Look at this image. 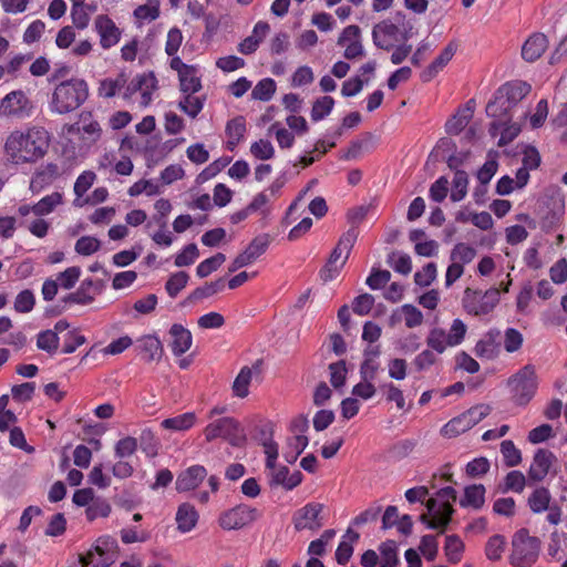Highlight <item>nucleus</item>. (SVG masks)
I'll list each match as a JSON object with an SVG mask.
<instances>
[{
    "instance_id": "obj_23",
    "label": "nucleus",
    "mask_w": 567,
    "mask_h": 567,
    "mask_svg": "<svg viewBox=\"0 0 567 567\" xmlns=\"http://www.w3.org/2000/svg\"><path fill=\"white\" fill-rule=\"evenodd\" d=\"M226 280L225 278H218L215 281L206 282L202 287H197L194 289L187 298L181 303L182 306H187L195 303L199 300H203L205 298H209L225 289Z\"/></svg>"
},
{
    "instance_id": "obj_32",
    "label": "nucleus",
    "mask_w": 567,
    "mask_h": 567,
    "mask_svg": "<svg viewBox=\"0 0 567 567\" xmlns=\"http://www.w3.org/2000/svg\"><path fill=\"white\" fill-rule=\"evenodd\" d=\"M465 545L458 535H447L445 538L444 553L447 560L451 564H457L461 561Z\"/></svg>"
},
{
    "instance_id": "obj_15",
    "label": "nucleus",
    "mask_w": 567,
    "mask_h": 567,
    "mask_svg": "<svg viewBox=\"0 0 567 567\" xmlns=\"http://www.w3.org/2000/svg\"><path fill=\"white\" fill-rule=\"evenodd\" d=\"M60 176V168L55 163H47L38 167L30 181V190L39 194L45 187L50 186Z\"/></svg>"
},
{
    "instance_id": "obj_64",
    "label": "nucleus",
    "mask_w": 567,
    "mask_h": 567,
    "mask_svg": "<svg viewBox=\"0 0 567 567\" xmlns=\"http://www.w3.org/2000/svg\"><path fill=\"white\" fill-rule=\"evenodd\" d=\"M86 342V338L79 333L78 330H71L64 336L62 352L65 354L73 353L80 346Z\"/></svg>"
},
{
    "instance_id": "obj_41",
    "label": "nucleus",
    "mask_w": 567,
    "mask_h": 567,
    "mask_svg": "<svg viewBox=\"0 0 567 567\" xmlns=\"http://www.w3.org/2000/svg\"><path fill=\"white\" fill-rule=\"evenodd\" d=\"M334 106V100L330 95H324L319 99H317L313 102L312 109H311V120L313 122H319L323 120L326 116H328Z\"/></svg>"
},
{
    "instance_id": "obj_52",
    "label": "nucleus",
    "mask_w": 567,
    "mask_h": 567,
    "mask_svg": "<svg viewBox=\"0 0 567 567\" xmlns=\"http://www.w3.org/2000/svg\"><path fill=\"white\" fill-rule=\"evenodd\" d=\"M330 382L333 388L339 389L344 385L347 380V364L344 360H339L329 364Z\"/></svg>"
},
{
    "instance_id": "obj_42",
    "label": "nucleus",
    "mask_w": 567,
    "mask_h": 567,
    "mask_svg": "<svg viewBox=\"0 0 567 567\" xmlns=\"http://www.w3.org/2000/svg\"><path fill=\"white\" fill-rule=\"evenodd\" d=\"M453 190L451 193V200L456 203L461 202L467 194L468 176L463 169H456L453 178Z\"/></svg>"
},
{
    "instance_id": "obj_54",
    "label": "nucleus",
    "mask_w": 567,
    "mask_h": 567,
    "mask_svg": "<svg viewBox=\"0 0 567 567\" xmlns=\"http://www.w3.org/2000/svg\"><path fill=\"white\" fill-rule=\"evenodd\" d=\"M101 248V241L93 236L80 237L74 246L75 251L81 256H90Z\"/></svg>"
},
{
    "instance_id": "obj_27",
    "label": "nucleus",
    "mask_w": 567,
    "mask_h": 567,
    "mask_svg": "<svg viewBox=\"0 0 567 567\" xmlns=\"http://www.w3.org/2000/svg\"><path fill=\"white\" fill-rule=\"evenodd\" d=\"M513 106L505 102V99H498V92L495 91L493 100L486 105V114L493 118L505 120V122H512L513 115L511 114Z\"/></svg>"
},
{
    "instance_id": "obj_34",
    "label": "nucleus",
    "mask_w": 567,
    "mask_h": 567,
    "mask_svg": "<svg viewBox=\"0 0 567 567\" xmlns=\"http://www.w3.org/2000/svg\"><path fill=\"white\" fill-rule=\"evenodd\" d=\"M309 440L306 435H295L288 439L287 450L284 452V458L287 463L293 464L298 456L308 446Z\"/></svg>"
},
{
    "instance_id": "obj_11",
    "label": "nucleus",
    "mask_w": 567,
    "mask_h": 567,
    "mask_svg": "<svg viewBox=\"0 0 567 567\" xmlns=\"http://www.w3.org/2000/svg\"><path fill=\"white\" fill-rule=\"evenodd\" d=\"M557 462V456L547 449H538L533 456V462L527 471V477L530 482L539 483L549 473L554 463Z\"/></svg>"
},
{
    "instance_id": "obj_55",
    "label": "nucleus",
    "mask_w": 567,
    "mask_h": 567,
    "mask_svg": "<svg viewBox=\"0 0 567 567\" xmlns=\"http://www.w3.org/2000/svg\"><path fill=\"white\" fill-rule=\"evenodd\" d=\"M476 256V250L466 244L460 243L451 251V260L463 264H470Z\"/></svg>"
},
{
    "instance_id": "obj_22",
    "label": "nucleus",
    "mask_w": 567,
    "mask_h": 567,
    "mask_svg": "<svg viewBox=\"0 0 567 567\" xmlns=\"http://www.w3.org/2000/svg\"><path fill=\"white\" fill-rule=\"evenodd\" d=\"M358 235H359V231L354 227H350L346 233H343L341 235L336 247L332 249V251L328 258V260H330V264H336L339 260V258L341 257L342 250H346V257H344L343 261L341 262L342 265H346V262L350 256V252L357 241Z\"/></svg>"
},
{
    "instance_id": "obj_57",
    "label": "nucleus",
    "mask_w": 567,
    "mask_h": 567,
    "mask_svg": "<svg viewBox=\"0 0 567 567\" xmlns=\"http://www.w3.org/2000/svg\"><path fill=\"white\" fill-rule=\"evenodd\" d=\"M199 256V250L197 248V245L192 243L186 245L183 250L176 255L175 257V266L176 267H186L190 266L195 262V260Z\"/></svg>"
},
{
    "instance_id": "obj_60",
    "label": "nucleus",
    "mask_w": 567,
    "mask_h": 567,
    "mask_svg": "<svg viewBox=\"0 0 567 567\" xmlns=\"http://www.w3.org/2000/svg\"><path fill=\"white\" fill-rule=\"evenodd\" d=\"M138 442L140 447L147 456H154L157 454L158 442L150 429H144L141 432V435L137 439V443Z\"/></svg>"
},
{
    "instance_id": "obj_24",
    "label": "nucleus",
    "mask_w": 567,
    "mask_h": 567,
    "mask_svg": "<svg viewBox=\"0 0 567 567\" xmlns=\"http://www.w3.org/2000/svg\"><path fill=\"white\" fill-rule=\"evenodd\" d=\"M92 287H93V279L86 278L81 282V285L76 289V291L70 292L66 296H64L61 299V302L65 303V305H72V303L82 305V306L90 305L94 301V296L91 292Z\"/></svg>"
},
{
    "instance_id": "obj_1",
    "label": "nucleus",
    "mask_w": 567,
    "mask_h": 567,
    "mask_svg": "<svg viewBox=\"0 0 567 567\" xmlns=\"http://www.w3.org/2000/svg\"><path fill=\"white\" fill-rule=\"evenodd\" d=\"M49 145V132L43 127L32 126L10 133L6 140L4 152L13 164L35 163L47 154Z\"/></svg>"
},
{
    "instance_id": "obj_48",
    "label": "nucleus",
    "mask_w": 567,
    "mask_h": 567,
    "mask_svg": "<svg viewBox=\"0 0 567 567\" xmlns=\"http://www.w3.org/2000/svg\"><path fill=\"white\" fill-rule=\"evenodd\" d=\"M526 485V477L520 471H511L504 478V485L501 487L503 493L509 491L522 493Z\"/></svg>"
},
{
    "instance_id": "obj_53",
    "label": "nucleus",
    "mask_w": 567,
    "mask_h": 567,
    "mask_svg": "<svg viewBox=\"0 0 567 567\" xmlns=\"http://www.w3.org/2000/svg\"><path fill=\"white\" fill-rule=\"evenodd\" d=\"M251 155L261 161H267L274 157L275 148L269 140L260 138L250 146Z\"/></svg>"
},
{
    "instance_id": "obj_7",
    "label": "nucleus",
    "mask_w": 567,
    "mask_h": 567,
    "mask_svg": "<svg viewBox=\"0 0 567 567\" xmlns=\"http://www.w3.org/2000/svg\"><path fill=\"white\" fill-rule=\"evenodd\" d=\"M204 435L208 442L221 437L236 447L244 446L247 441L244 429L234 417H220L209 423L204 430Z\"/></svg>"
},
{
    "instance_id": "obj_29",
    "label": "nucleus",
    "mask_w": 567,
    "mask_h": 567,
    "mask_svg": "<svg viewBox=\"0 0 567 567\" xmlns=\"http://www.w3.org/2000/svg\"><path fill=\"white\" fill-rule=\"evenodd\" d=\"M125 72H120L115 79L106 78L100 81L99 95L105 99L114 97L127 83Z\"/></svg>"
},
{
    "instance_id": "obj_37",
    "label": "nucleus",
    "mask_w": 567,
    "mask_h": 567,
    "mask_svg": "<svg viewBox=\"0 0 567 567\" xmlns=\"http://www.w3.org/2000/svg\"><path fill=\"white\" fill-rule=\"evenodd\" d=\"M251 378V368L247 365L243 367L233 383V393L235 396L244 399L249 394Z\"/></svg>"
},
{
    "instance_id": "obj_28",
    "label": "nucleus",
    "mask_w": 567,
    "mask_h": 567,
    "mask_svg": "<svg viewBox=\"0 0 567 567\" xmlns=\"http://www.w3.org/2000/svg\"><path fill=\"white\" fill-rule=\"evenodd\" d=\"M551 495L547 487L539 486L527 498V505L534 514H540L550 505Z\"/></svg>"
},
{
    "instance_id": "obj_31",
    "label": "nucleus",
    "mask_w": 567,
    "mask_h": 567,
    "mask_svg": "<svg viewBox=\"0 0 567 567\" xmlns=\"http://www.w3.org/2000/svg\"><path fill=\"white\" fill-rule=\"evenodd\" d=\"M473 116V109H464L449 118L445 123V132L450 135L460 134L468 124Z\"/></svg>"
},
{
    "instance_id": "obj_25",
    "label": "nucleus",
    "mask_w": 567,
    "mask_h": 567,
    "mask_svg": "<svg viewBox=\"0 0 567 567\" xmlns=\"http://www.w3.org/2000/svg\"><path fill=\"white\" fill-rule=\"evenodd\" d=\"M198 517V513L194 505L189 503L181 504L176 512L177 528L182 533L190 532L196 526Z\"/></svg>"
},
{
    "instance_id": "obj_14",
    "label": "nucleus",
    "mask_w": 567,
    "mask_h": 567,
    "mask_svg": "<svg viewBox=\"0 0 567 567\" xmlns=\"http://www.w3.org/2000/svg\"><path fill=\"white\" fill-rule=\"evenodd\" d=\"M206 477L207 470L203 465H192L177 475L175 488L178 493L194 491Z\"/></svg>"
},
{
    "instance_id": "obj_44",
    "label": "nucleus",
    "mask_w": 567,
    "mask_h": 567,
    "mask_svg": "<svg viewBox=\"0 0 567 567\" xmlns=\"http://www.w3.org/2000/svg\"><path fill=\"white\" fill-rule=\"evenodd\" d=\"M189 276L186 271H177L167 279L165 290L171 298H176L177 295L186 287Z\"/></svg>"
},
{
    "instance_id": "obj_38",
    "label": "nucleus",
    "mask_w": 567,
    "mask_h": 567,
    "mask_svg": "<svg viewBox=\"0 0 567 567\" xmlns=\"http://www.w3.org/2000/svg\"><path fill=\"white\" fill-rule=\"evenodd\" d=\"M60 344V338L56 336V331L51 329H47L40 331L37 336V347L38 349L48 352L49 354H54Z\"/></svg>"
},
{
    "instance_id": "obj_61",
    "label": "nucleus",
    "mask_w": 567,
    "mask_h": 567,
    "mask_svg": "<svg viewBox=\"0 0 567 567\" xmlns=\"http://www.w3.org/2000/svg\"><path fill=\"white\" fill-rule=\"evenodd\" d=\"M449 193V179L446 176L439 177L430 187L429 196L435 203H442Z\"/></svg>"
},
{
    "instance_id": "obj_2",
    "label": "nucleus",
    "mask_w": 567,
    "mask_h": 567,
    "mask_svg": "<svg viewBox=\"0 0 567 567\" xmlns=\"http://www.w3.org/2000/svg\"><path fill=\"white\" fill-rule=\"evenodd\" d=\"M89 97V85L84 79L72 78L60 82L52 93L50 110L68 114L78 110Z\"/></svg>"
},
{
    "instance_id": "obj_35",
    "label": "nucleus",
    "mask_w": 567,
    "mask_h": 567,
    "mask_svg": "<svg viewBox=\"0 0 567 567\" xmlns=\"http://www.w3.org/2000/svg\"><path fill=\"white\" fill-rule=\"evenodd\" d=\"M196 421V415L193 412H186L174 417H168L162 421L161 425L164 429L173 431H186L190 429Z\"/></svg>"
},
{
    "instance_id": "obj_9",
    "label": "nucleus",
    "mask_w": 567,
    "mask_h": 567,
    "mask_svg": "<svg viewBox=\"0 0 567 567\" xmlns=\"http://www.w3.org/2000/svg\"><path fill=\"white\" fill-rule=\"evenodd\" d=\"M34 105L22 90L8 93L0 102V115L24 118L33 112Z\"/></svg>"
},
{
    "instance_id": "obj_26",
    "label": "nucleus",
    "mask_w": 567,
    "mask_h": 567,
    "mask_svg": "<svg viewBox=\"0 0 567 567\" xmlns=\"http://www.w3.org/2000/svg\"><path fill=\"white\" fill-rule=\"evenodd\" d=\"M485 486L483 484H472L464 488V496L460 499L461 507H472L481 509L485 503Z\"/></svg>"
},
{
    "instance_id": "obj_49",
    "label": "nucleus",
    "mask_w": 567,
    "mask_h": 567,
    "mask_svg": "<svg viewBox=\"0 0 567 567\" xmlns=\"http://www.w3.org/2000/svg\"><path fill=\"white\" fill-rule=\"evenodd\" d=\"M501 453L505 465L508 467L517 466L522 462V453L511 440H504L501 443Z\"/></svg>"
},
{
    "instance_id": "obj_10",
    "label": "nucleus",
    "mask_w": 567,
    "mask_h": 567,
    "mask_svg": "<svg viewBox=\"0 0 567 567\" xmlns=\"http://www.w3.org/2000/svg\"><path fill=\"white\" fill-rule=\"evenodd\" d=\"M323 509L321 503H308L301 508L297 509L292 515V524L297 532L305 529L318 530L323 526L320 514Z\"/></svg>"
},
{
    "instance_id": "obj_6",
    "label": "nucleus",
    "mask_w": 567,
    "mask_h": 567,
    "mask_svg": "<svg viewBox=\"0 0 567 567\" xmlns=\"http://www.w3.org/2000/svg\"><path fill=\"white\" fill-rule=\"evenodd\" d=\"M499 289L495 287H492L484 292L480 289H472L467 287L464 290L462 305L468 315L481 317L491 313L499 303Z\"/></svg>"
},
{
    "instance_id": "obj_18",
    "label": "nucleus",
    "mask_w": 567,
    "mask_h": 567,
    "mask_svg": "<svg viewBox=\"0 0 567 567\" xmlns=\"http://www.w3.org/2000/svg\"><path fill=\"white\" fill-rule=\"evenodd\" d=\"M501 349V331L496 328L489 329L483 338L477 341L474 352L478 358L494 359Z\"/></svg>"
},
{
    "instance_id": "obj_63",
    "label": "nucleus",
    "mask_w": 567,
    "mask_h": 567,
    "mask_svg": "<svg viewBox=\"0 0 567 567\" xmlns=\"http://www.w3.org/2000/svg\"><path fill=\"white\" fill-rule=\"evenodd\" d=\"M374 305V297L370 293H361L357 296L352 302V310L355 315L367 316L370 313Z\"/></svg>"
},
{
    "instance_id": "obj_5",
    "label": "nucleus",
    "mask_w": 567,
    "mask_h": 567,
    "mask_svg": "<svg viewBox=\"0 0 567 567\" xmlns=\"http://www.w3.org/2000/svg\"><path fill=\"white\" fill-rule=\"evenodd\" d=\"M512 398L515 404L526 405L534 398L538 379L533 364H526L508 379Z\"/></svg>"
},
{
    "instance_id": "obj_40",
    "label": "nucleus",
    "mask_w": 567,
    "mask_h": 567,
    "mask_svg": "<svg viewBox=\"0 0 567 567\" xmlns=\"http://www.w3.org/2000/svg\"><path fill=\"white\" fill-rule=\"evenodd\" d=\"M381 553L380 567H396L400 563L398 557V545L395 540L388 539L379 546Z\"/></svg>"
},
{
    "instance_id": "obj_20",
    "label": "nucleus",
    "mask_w": 567,
    "mask_h": 567,
    "mask_svg": "<svg viewBox=\"0 0 567 567\" xmlns=\"http://www.w3.org/2000/svg\"><path fill=\"white\" fill-rule=\"evenodd\" d=\"M171 342L169 347L176 357H181L189 350L193 343V337L188 329L181 323H174L169 331Z\"/></svg>"
},
{
    "instance_id": "obj_33",
    "label": "nucleus",
    "mask_w": 567,
    "mask_h": 567,
    "mask_svg": "<svg viewBox=\"0 0 567 567\" xmlns=\"http://www.w3.org/2000/svg\"><path fill=\"white\" fill-rule=\"evenodd\" d=\"M472 429L466 415L464 412L453 419H451L441 429V434L445 437H456L457 435L468 431Z\"/></svg>"
},
{
    "instance_id": "obj_47",
    "label": "nucleus",
    "mask_w": 567,
    "mask_h": 567,
    "mask_svg": "<svg viewBox=\"0 0 567 567\" xmlns=\"http://www.w3.org/2000/svg\"><path fill=\"white\" fill-rule=\"evenodd\" d=\"M230 157H220L208 166H206L196 177L197 184H203L212 178H214L218 173H220L229 163Z\"/></svg>"
},
{
    "instance_id": "obj_50",
    "label": "nucleus",
    "mask_w": 567,
    "mask_h": 567,
    "mask_svg": "<svg viewBox=\"0 0 567 567\" xmlns=\"http://www.w3.org/2000/svg\"><path fill=\"white\" fill-rule=\"evenodd\" d=\"M111 514L110 503L101 497L95 498L85 511L89 522H93L97 517H107Z\"/></svg>"
},
{
    "instance_id": "obj_13",
    "label": "nucleus",
    "mask_w": 567,
    "mask_h": 567,
    "mask_svg": "<svg viewBox=\"0 0 567 567\" xmlns=\"http://www.w3.org/2000/svg\"><path fill=\"white\" fill-rule=\"evenodd\" d=\"M94 29L100 35L101 47L105 50L116 45L121 40V30L106 14H100L95 18Z\"/></svg>"
},
{
    "instance_id": "obj_43",
    "label": "nucleus",
    "mask_w": 567,
    "mask_h": 567,
    "mask_svg": "<svg viewBox=\"0 0 567 567\" xmlns=\"http://www.w3.org/2000/svg\"><path fill=\"white\" fill-rule=\"evenodd\" d=\"M276 87L275 80L271 78H265L255 85L251 92V97L254 100L267 102L274 96Z\"/></svg>"
},
{
    "instance_id": "obj_59",
    "label": "nucleus",
    "mask_w": 567,
    "mask_h": 567,
    "mask_svg": "<svg viewBox=\"0 0 567 567\" xmlns=\"http://www.w3.org/2000/svg\"><path fill=\"white\" fill-rule=\"evenodd\" d=\"M391 279V274L389 270L379 269L373 267L371 269V274L365 280L368 287L372 290H379L383 288Z\"/></svg>"
},
{
    "instance_id": "obj_8",
    "label": "nucleus",
    "mask_w": 567,
    "mask_h": 567,
    "mask_svg": "<svg viewBox=\"0 0 567 567\" xmlns=\"http://www.w3.org/2000/svg\"><path fill=\"white\" fill-rule=\"evenodd\" d=\"M261 517V512L247 504H238L220 513L218 524L224 530H238Z\"/></svg>"
},
{
    "instance_id": "obj_17",
    "label": "nucleus",
    "mask_w": 567,
    "mask_h": 567,
    "mask_svg": "<svg viewBox=\"0 0 567 567\" xmlns=\"http://www.w3.org/2000/svg\"><path fill=\"white\" fill-rule=\"evenodd\" d=\"M532 90L530 84L525 81H509L502 84L496 91L498 99H505V102L515 107Z\"/></svg>"
},
{
    "instance_id": "obj_46",
    "label": "nucleus",
    "mask_w": 567,
    "mask_h": 567,
    "mask_svg": "<svg viewBox=\"0 0 567 567\" xmlns=\"http://www.w3.org/2000/svg\"><path fill=\"white\" fill-rule=\"evenodd\" d=\"M226 260L223 252H217L214 256L203 260L196 268V275L199 278H206L212 272L216 271Z\"/></svg>"
},
{
    "instance_id": "obj_19",
    "label": "nucleus",
    "mask_w": 567,
    "mask_h": 567,
    "mask_svg": "<svg viewBox=\"0 0 567 567\" xmlns=\"http://www.w3.org/2000/svg\"><path fill=\"white\" fill-rule=\"evenodd\" d=\"M134 350L145 362L159 361L164 353L161 340L151 334L140 338Z\"/></svg>"
},
{
    "instance_id": "obj_12",
    "label": "nucleus",
    "mask_w": 567,
    "mask_h": 567,
    "mask_svg": "<svg viewBox=\"0 0 567 567\" xmlns=\"http://www.w3.org/2000/svg\"><path fill=\"white\" fill-rule=\"evenodd\" d=\"M399 27L390 20H382L372 28L373 44L381 50L391 51L394 44L391 40L398 41Z\"/></svg>"
},
{
    "instance_id": "obj_51",
    "label": "nucleus",
    "mask_w": 567,
    "mask_h": 567,
    "mask_svg": "<svg viewBox=\"0 0 567 567\" xmlns=\"http://www.w3.org/2000/svg\"><path fill=\"white\" fill-rule=\"evenodd\" d=\"M37 385L35 382H24L11 388L12 399L18 403H24L32 400Z\"/></svg>"
},
{
    "instance_id": "obj_45",
    "label": "nucleus",
    "mask_w": 567,
    "mask_h": 567,
    "mask_svg": "<svg viewBox=\"0 0 567 567\" xmlns=\"http://www.w3.org/2000/svg\"><path fill=\"white\" fill-rule=\"evenodd\" d=\"M196 73L195 69V71H186L178 76L179 89L184 94H195L202 90V80Z\"/></svg>"
},
{
    "instance_id": "obj_21",
    "label": "nucleus",
    "mask_w": 567,
    "mask_h": 567,
    "mask_svg": "<svg viewBox=\"0 0 567 567\" xmlns=\"http://www.w3.org/2000/svg\"><path fill=\"white\" fill-rule=\"evenodd\" d=\"M547 47V37L543 33H535L523 44L522 58L527 62H535L543 55Z\"/></svg>"
},
{
    "instance_id": "obj_3",
    "label": "nucleus",
    "mask_w": 567,
    "mask_h": 567,
    "mask_svg": "<svg viewBox=\"0 0 567 567\" xmlns=\"http://www.w3.org/2000/svg\"><path fill=\"white\" fill-rule=\"evenodd\" d=\"M512 550L508 561L512 567H532L538 559L542 542L536 536H530L525 527L516 530L512 536Z\"/></svg>"
},
{
    "instance_id": "obj_39",
    "label": "nucleus",
    "mask_w": 567,
    "mask_h": 567,
    "mask_svg": "<svg viewBox=\"0 0 567 567\" xmlns=\"http://www.w3.org/2000/svg\"><path fill=\"white\" fill-rule=\"evenodd\" d=\"M206 96H194L193 94H185L184 99L179 101L178 107L182 112L195 118L203 110Z\"/></svg>"
},
{
    "instance_id": "obj_58",
    "label": "nucleus",
    "mask_w": 567,
    "mask_h": 567,
    "mask_svg": "<svg viewBox=\"0 0 567 567\" xmlns=\"http://www.w3.org/2000/svg\"><path fill=\"white\" fill-rule=\"evenodd\" d=\"M225 133L228 138L243 141L246 133V121L244 116H236L226 124Z\"/></svg>"
},
{
    "instance_id": "obj_30",
    "label": "nucleus",
    "mask_w": 567,
    "mask_h": 567,
    "mask_svg": "<svg viewBox=\"0 0 567 567\" xmlns=\"http://www.w3.org/2000/svg\"><path fill=\"white\" fill-rule=\"evenodd\" d=\"M506 547L507 542L505 536L501 534H495L487 539L484 553L488 560L498 561L502 559Z\"/></svg>"
},
{
    "instance_id": "obj_62",
    "label": "nucleus",
    "mask_w": 567,
    "mask_h": 567,
    "mask_svg": "<svg viewBox=\"0 0 567 567\" xmlns=\"http://www.w3.org/2000/svg\"><path fill=\"white\" fill-rule=\"evenodd\" d=\"M523 334L515 328H507L504 336V349L509 352L518 351L523 346Z\"/></svg>"
},
{
    "instance_id": "obj_4",
    "label": "nucleus",
    "mask_w": 567,
    "mask_h": 567,
    "mask_svg": "<svg viewBox=\"0 0 567 567\" xmlns=\"http://www.w3.org/2000/svg\"><path fill=\"white\" fill-rule=\"evenodd\" d=\"M118 555V544L112 536L105 535L96 539L86 554L79 555V564L82 567H110Z\"/></svg>"
},
{
    "instance_id": "obj_16",
    "label": "nucleus",
    "mask_w": 567,
    "mask_h": 567,
    "mask_svg": "<svg viewBox=\"0 0 567 567\" xmlns=\"http://www.w3.org/2000/svg\"><path fill=\"white\" fill-rule=\"evenodd\" d=\"M303 475L300 471L290 474L289 468L285 465L270 470L269 486H282L286 491H291L302 483Z\"/></svg>"
},
{
    "instance_id": "obj_56",
    "label": "nucleus",
    "mask_w": 567,
    "mask_h": 567,
    "mask_svg": "<svg viewBox=\"0 0 567 567\" xmlns=\"http://www.w3.org/2000/svg\"><path fill=\"white\" fill-rule=\"evenodd\" d=\"M35 305L34 293L30 289L20 291L14 300V310L20 313L32 311Z\"/></svg>"
},
{
    "instance_id": "obj_36",
    "label": "nucleus",
    "mask_w": 567,
    "mask_h": 567,
    "mask_svg": "<svg viewBox=\"0 0 567 567\" xmlns=\"http://www.w3.org/2000/svg\"><path fill=\"white\" fill-rule=\"evenodd\" d=\"M63 196L59 192H54L50 195L41 198L37 204L32 206V213L37 216H44L52 213L58 205L62 203Z\"/></svg>"
}]
</instances>
